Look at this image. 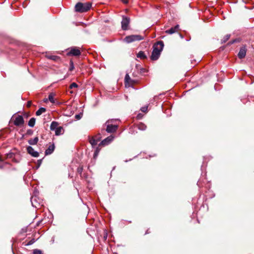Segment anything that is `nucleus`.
<instances>
[{
  "label": "nucleus",
  "mask_w": 254,
  "mask_h": 254,
  "mask_svg": "<svg viewBox=\"0 0 254 254\" xmlns=\"http://www.w3.org/2000/svg\"><path fill=\"white\" fill-rule=\"evenodd\" d=\"M164 46V43L162 41H158L153 45V51L150 57L151 60L156 61L159 59Z\"/></svg>",
  "instance_id": "1"
},
{
  "label": "nucleus",
  "mask_w": 254,
  "mask_h": 254,
  "mask_svg": "<svg viewBox=\"0 0 254 254\" xmlns=\"http://www.w3.org/2000/svg\"><path fill=\"white\" fill-rule=\"evenodd\" d=\"M91 7V3L90 2H78L75 6V10L78 12H85L88 11Z\"/></svg>",
  "instance_id": "2"
},
{
  "label": "nucleus",
  "mask_w": 254,
  "mask_h": 254,
  "mask_svg": "<svg viewBox=\"0 0 254 254\" xmlns=\"http://www.w3.org/2000/svg\"><path fill=\"white\" fill-rule=\"evenodd\" d=\"M144 39V37L140 35H131L126 36L124 41L127 43H130L135 41H139Z\"/></svg>",
  "instance_id": "3"
},
{
  "label": "nucleus",
  "mask_w": 254,
  "mask_h": 254,
  "mask_svg": "<svg viewBox=\"0 0 254 254\" xmlns=\"http://www.w3.org/2000/svg\"><path fill=\"white\" fill-rule=\"evenodd\" d=\"M31 202L32 205L35 208H39L40 206L43 205L42 200L36 196H32L31 197Z\"/></svg>",
  "instance_id": "4"
},
{
  "label": "nucleus",
  "mask_w": 254,
  "mask_h": 254,
  "mask_svg": "<svg viewBox=\"0 0 254 254\" xmlns=\"http://www.w3.org/2000/svg\"><path fill=\"white\" fill-rule=\"evenodd\" d=\"M130 22V18L128 17L123 16L121 22L122 28L123 30H127Z\"/></svg>",
  "instance_id": "5"
},
{
  "label": "nucleus",
  "mask_w": 254,
  "mask_h": 254,
  "mask_svg": "<svg viewBox=\"0 0 254 254\" xmlns=\"http://www.w3.org/2000/svg\"><path fill=\"white\" fill-rule=\"evenodd\" d=\"M125 82L126 86H132L134 84L136 83L137 81L136 80L132 79L128 74H127L125 78Z\"/></svg>",
  "instance_id": "6"
},
{
  "label": "nucleus",
  "mask_w": 254,
  "mask_h": 254,
  "mask_svg": "<svg viewBox=\"0 0 254 254\" xmlns=\"http://www.w3.org/2000/svg\"><path fill=\"white\" fill-rule=\"evenodd\" d=\"M68 56H78L80 55L81 52L79 48L74 47L71 48L69 51L67 53Z\"/></svg>",
  "instance_id": "7"
},
{
  "label": "nucleus",
  "mask_w": 254,
  "mask_h": 254,
  "mask_svg": "<svg viewBox=\"0 0 254 254\" xmlns=\"http://www.w3.org/2000/svg\"><path fill=\"white\" fill-rule=\"evenodd\" d=\"M108 123H109V121L106 122V124H107L106 131L109 133L115 132L118 128V126L110 125Z\"/></svg>",
  "instance_id": "8"
},
{
  "label": "nucleus",
  "mask_w": 254,
  "mask_h": 254,
  "mask_svg": "<svg viewBox=\"0 0 254 254\" xmlns=\"http://www.w3.org/2000/svg\"><path fill=\"white\" fill-rule=\"evenodd\" d=\"M27 151L29 154L34 157H38L39 155V153L35 151L34 148L31 146H29L27 147Z\"/></svg>",
  "instance_id": "9"
},
{
  "label": "nucleus",
  "mask_w": 254,
  "mask_h": 254,
  "mask_svg": "<svg viewBox=\"0 0 254 254\" xmlns=\"http://www.w3.org/2000/svg\"><path fill=\"white\" fill-rule=\"evenodd\" d=\"M23 124L24 120L22 116L20 115L17 116L14 121V124L16 126H19L23 125Z\"/></svg>",
  "instance_id": "10"
},
{
  "label": "nucleus",
  "mask_w": 254,
  "mask_h": 254,
  "mask_svg": "<svg viewBox=\"0 0 254 254\" xmlns=\"http://www.w3.org/2000/svg\"><path fill=\"white\" fill-rule=\"evenodd\" d=\"M247 50L245 46H243L240 48L239 52L238 54V57L240 59H243L245 57L246 55Z\"/></svg>",
  "instance_id": "11"
},
{
  "label": "nucleus",
  "mask_w": 254,
  "mask_h": 254,
  "mask_svg": "<svg viewBox=\"0 0 254 254\" xmlns=\"http://www.w3.org/2000/svg\"><path fill=\"white\" fill-rule=\"evenodd\" d=\"M114 139V137L112 135L107 137L105 139H104L103 140H102L100 143V145H106L109 144L110 142H111Z\"/></svg>",
  "instance_id": "12"
},
{
  "label": "nucleus",
  "mask_w": 254,
  "mask_h": 254,
  "mask_svg": "<svg viewBox=\"0 0 254 254\" xmlns=\"http://www.w3.org/2000/svg\"><path fill=\"white\" fill-rule=\"evenodd\" d=\"M179 28V25H176L175 27H172L170 29L167 30L165 32L169 34H172L177 32Z\"/></svg>",
  "instance_id": "13"
},
{
  "label": "nucleus",
  "mask_w": 254,
  "mask_h": 254,
  "mask_svg": "<svg viewBox=\"0 0 254 254\" xmlns=\"http://www.w3.org/2000/svg\"><path fill=\"white\" fill-rule=\"evenodd\" d=\"M55 148V147L54 144L50 145L49 146V147H48V148L45 151V155H47L51 154L54 151Z\"/></svg>",
  "instance_id": "14"
},
{
  "label": "nucleus",
  "mask_w": 254,
  "mask_h": 254,
  "mask_svg": "<svg viewBox=\"0 0 254 254\" xmlns=\"http://www.w3.org/2000/svg\"><path fill=\"white\" fill-rule=\"evenodd\" d=\"M135 126L138 129L140 130H145L147 128L146 126L142 123H139Z\"/></svg>",
  "instance_id": "15"
},
{
  "label": "nucleus",
  "mask_w": 254,
  "mask_h": 254,
  "mask_svg": "<svg viewBox=\"0 0 254 254\" xmlns=\"http://www.w3.org/2000/svg\"><path fill=\"white\" fill-rule=\"evenodd\" d=\"M39 140V138L38 137H35V138H34L33 139H30L29 140H28V142L29 144L30 145H36L38 141Z\"/></svg>",
  "instance_id": "16"
},
{
  "label": "nucleus",
  "mask_w": 254,
  "mask_h": 254,
  "mask_svg": "<svg viewBox=\"0 0 254 254\" xmlns=\"http://www.w3.org/2000/svg\"><path fill=\"white\" fill-rule=\"evenodd\" d=\"M59 124L58 122L56 121H53L51 123V126H50V129L51 130H55L59 127H58Z\"/></svg>",
  "instance_id": "17"
},
{
  "label": "nucleus",
  "mask_w": 254,
  "mask_h": 254,
  "mask_svg": "<svg viewBox=\"0 0 254 254\" xmlns=\"http://www.w3.org/2000/svg\"><path fill=\"white\" fill-rule=\"evenodd\" d=\"M55 131L56 135H60L63 133L64 129L62 127H59Z\"/></svg>",
  "instance_id": "18"
},
{
  "label": "nucleus",
  "mask_w": 254,
  "mask_h": 254,
  "mask_svg": "<svg viewBox=\"0 0 254 254\" xmlns=\"http://www.w3.org/2000/svg\"><path fill=\"white\" fill-rule=\"evenodd\" d=\"M55 95V94L54 93L52 92L49 94V96H48L49 100L52 104L56 103V100L54 99Z\"/></svg>",
  "instance_id": "19"
},
{
  "label": "nucleus",
  "mask_w": 254,
  "mask_h": 254,
  "mask_svg": "<svg viewBox=\"0 0 254 254\" xmlns=\"http://www.w3.org/2000/svg\"><path fill=\"white\" fill-rule=\"evenodd\" d=\"M137 128H136L135 126L134 125L129 127V133L131 134H135L137 132Z\"/></svg>",
  "instance_id": "20"
},
{
  "label": "nucleus",
  "mask_w": 254,
  "mask_h": 254,
  "mask_svg": "<svg viewBox=\"0 0 254 254\" xmlns=\"http://www.w3.org/2000/svg\"><path fill=\"white\" fill-rule=\"evenodd\" d=\"M137 57L141 59H144L147 58L146 55L143 51H140L137 55Z\"/></svg>",
  "instance_id": "21"
},
{
  "label": "nucleus",
  "mask_w": 254,
  "mask_h": 254,
  "mask_svg": "<svg viewBox=\"0 0 254 254\" xmlns=\"http://www.w3.org/2000/svg\"><path fill=\"white\" fill-rule=\"evenodd\" d=\"M46 111V108L43 107L40 108L36 112V116H40L42 113L45 112Z\"/></svg>",
  "instance_id": "22"
},
{
  "label": "nucleus",
  "mask_w": 254,
  "mask_h": 254,
  "mask_svg": "<svg viewBox=\"0 0 254 254\" xmlns=\"http://www.w3.org/2000/svg\"><path fill=\"white\" fill-rule=\"evenodd\" d=\"M36 119L34 118H32L28 122V125L30 127H33L35 124Z\"/></svg>",
  "instance_id": "23"
},
{
  "label": "nucleus",
  "mask_w": 254,
  "mask_h": 254,
  "mask_svg": "<svg viewBox=\"0 0 254 254\" xmlns=\"http://www.w3.org/2000/svg\"><path fill=\"white\" fill-rule=\"evenodd\" d=\"M47 57L49 59L52 60L54 61H57L60 59L59 57H58L57 56H55V55H48V56H47Z\"/></svg>",
  "instance_id": "24"
},
{
  "label": "nucleus",
  "mask_w": 254,
  "mask_h": 254,
  "mask_svg": "<svg viewBox=\"0 0 254 254\" xmlns=\"http://www.w3.org/2000/svg\"><path fill=\"white\" fill-rule=\"evenodd\" d=\"M98 142V140L97 139H95L94 138H91L89 140V142L91 144L92 147L96 146Z\"/></svg>",
  "instance_id": "25"
},
{
  "label": "nucleus",
  "mask_w": 254,
  "mask_h": 254,
  "mask_svg": "<svg viewBox=\"0 0 254 254\" xmlns=\"http://www.w3.org/2000/svg\"><path fill=\"white\" fill-rule=\"evenodd\" d=\"M230 34H227L225 36V37L222 40L221 43H225L228 40V39L230 38Z\"/></svg>",
  "instance_id": "26"
},
{
  "label": "nucleus",
  "mask_w": 254,
  "mask_h": 254,
  "mask_svg": "<svg viewBox=\"0 0 254 254\" xmlns=\"http://www.w3.org/2000/svg\"><path fill=\"white\" fill-rule=\"evenodd\" d=\"M100 151V148H99V147H97L95 151H94V158H96L97 156L98 155V154H99V152Z\"/></svg>",
  "instance_id": "27"
},
{
  "label": "nucleus",
  "mask_w": 254,
  "mask_h": 254,
  "mask_svg": "<svg viewBox=\"0 0 254 254\" xmlns=\"http://www.w3.org/2000/svg\"><path fill=\"white\" fill-rule=\"evenodd\" d=\"M33 254H43L41 250L38 249H34L33 251Z\"/></svg>",
  "instance_id": "28"
},
{
  "label": "nucleus",
  "mask_w": 254,
  "mask_h": 254,
  "mask_svg": "<svg viewBox=\"0 0 254 254\" xmlns=\"http://www.w3.org/2000/svg\"><path fill=\"white\" fill-rule=\"evenodd\" d=\"M78 87V85L75 83L73 82L69 85V88L72 89L73 88H77Z\"/></svg>",
  "instance_id": "29"
},
{
  "label": "nucleus",
  "mask_w": 254,
  "mask_h": 254,
  "mask_svg": "<svg viewBox=\"0 0 254 254\" xmlns=\"http://www.w3.org/2000/svg\"><path fill=\"white\" fill-rule=\"evenodd\" d=\"M14 156V154L13 153H9L6 154L7 158H12Z\"/></svg>",
  "instance_id": "30"
},
{
  "label": "nucleus",
  "mask_w": 254,
  "mask_h": 254,
  "mask_svg": "<svg viewBox=\"0 0 254 254\" xmlns=\"http://www.w3.org/2000/svg\"><path fill=\"white\" fill-rule=\"evenodd\" d=\"M83 171V167H79L77 168V171L78 174L80 175H81L82 172Z\"/></svg>",
  "instance_id": "31"
},
{
  "label": "nucleus",
  "mask_w": 254,
  "mask_h": 254,
  "mask_svg": "<svg viewBox=\"0 0 254 254\" xmlns=\"http://www.w3.org/2000/svg\"><path fill=\"white\" fill-rule=\"evenodd\" d=\"M74 68V64L72 61L70 62V67H69V70L70 71L72 70Z\"/></svg>",
  "instance_id": "32"
},
{
  "label": "nucleus",
  "mask_w": 254,
  "mask_h": 254,
  "mask_svg": "<svg viewBox=\"0 0 254 254\" xmlns=\"http://www.w3.org/2000/svg\"><path fill=\"white\" fill-rule=\"evenodd\" d=\"M35 242V240L34 239L31 240L30 241H29L27 244V246L31 245H32L34 242Z\"/></svg>",
  "instance_id": "33"
},
{
  "label": "nucleus",
  "mask_w": 254,
  "mask_h": 254,
  "mask_svg": "<svg viewBox=\"0 0 254 254\" xmlns=\"http://www.w3.org/2000/svg\"><path fill=\"white\" fill-rule=\"evenodd\" d=\"M148 107L147 106H144L141 108V111L142 112H146L147 110Z\"/></svg>",
  "instance_id": "34"
},
{
  "label": "nucleus",
  "mask_w": 254,
  "mask_h": 254,
  "mask_svg": "<svg viewBox=\"0 0 254 254\" xmlns=\"http://www.w3.org/2000/svg\"><path fill=\"white\" fill-rule=\"evenodd\" d=\"M33 133V131L31 129H28L27 130L26 134L28 135H32Z\"/></svg>",
  "instance_id": "35"
},
{
  "label": "nucleus",
  "mask_w": 254,
  "mask_h": 254,
  "mask_svg": "<svg viewBox=\"0 0 254 254\" xmlns=\"http://www.w3.org/2000/svg\"><path fill=\"white\" fill-rule=\"evenodd\" d=\"M82 115L80 114H77L75 116V118L77 120H79L81 119Z\"/></svg>",
  "instance_id": "36"
},
{
  "label": "nucleus",
  "mask_w": 254,
  "mask_h": 254,
  "mask_svg": "<svg viewBox=\"0 0 254 254\" xmlns=\"http://www.w3.org/2000/svg\"><path fill=\"white\" fill-rule=\"evenodd\" d=\"M31 105H32V102H31V101H29L27 102V106L28 107H31Z\"/></svg>",
  "instance_id": "37"
},
{
  "label": "nucleus",
  "mask_w": 254,
  "mask_h": 254,
  "mask_svg": "<svg viewBox=\"0 0 254 254\" xmlns=\"http://www.w3.org/2000/svg\"><path fill=\"white\" fill-rule=\"evenodd\" d=\"M236 41H237V40H236V39L233 40H232V41H230V42L228 43V44H229V45L232 44L234 43L235 42H236Z\"/></svg>",
  "instance_id": "38"
},
{
  "label": "nucleus",
  "mask_w": 254,
  "mask_h": 254,
  "mask_svg": "<svg viewBox=\"0 0 254 254\" xmlns=\"http://www.w3.org/2000/svg\"><path fill=\"white\" fill-rule=\"evenodd\" d=\"M41 162H42V160L40 159V160H38V163L39 166H40L41 165Z\"/></svg>",
  "instance_id": "39"
},
{
  "label": "nucleus",
  "mask_w": 254,
  "mask_h": 254,
  "mask_svg": "<svg viewBox=\"0 0 254 254\" xmlns=\"http://www.w3.org/2000/svg\"><path fill=\"white\" fill-rule=\"evenodd\" d=\"M124 3H127L128 2L127 0H121Z\"/></svg>",
  "instance_id": "40"
},
{
  "label": "nucleus",
  "mask_w": 254,
  "mask_h": 254,
  "mask_svg": "<svg viewBox=\"0 0 254 254\" xmlns=\"http://www.w3.org/2000/svg\"><path fill=\"white\" fill-rule=\"evenodd\" d=\"M2 161H3V159H2V157L0 156V162H2Z\"/></svg>",
  "instance_id": "41"
},
{
  "label": "nucleus",
  "mask_w": 254,
  "mask_h": 254,
  "mask_svg": "<svg viewBox=\"0 0 254 254\" xmlns=\"http://www.w3.org/2000/svg\"><path fill=\"white\" fill-rule=\"evenodd\" d=\"M73 93V91H70V93L72 94Z\"/></svg>",
  "instance_id": "42"
},
{
  "label": "nucleus",
  "mask_w": 254,
  "mask_h": 254,
  "mask_svg": "<svg viewBox=\"0 0 254 254\" xmlns=\"http://www.w3.org/2000/svg\"><path fill=\"white\" fill-rule=\"evenodd\" d=\"M180 37L182 38H183V37L182 35L180 34Z\"/></svg>",
  "instance_id": "43"
}]
</instances>
